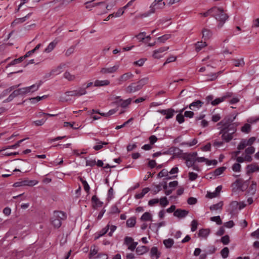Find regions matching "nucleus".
I'll return each mask as SVG.
<instances>
[{
  "label": "nucleus",
  "instance_id": "obj_62",
  "mask_svg": "<svg viewBox=\"0 0 259 259\" xmlns=\"http://www.w3.org/2000/svg\"><path fill=\"white\" fill-rule=\"evenodd\" d=\"M188 175L189 179L191 181L195 180L198 178V175L193 172H189Z\"/></svg>",
  "mask_w": 259,
  "mask_h": 259
},
{
  "label": "nucleus",
  "instance_id": "obj_12",
  "mask_svg": "<svg viewBox=\"0 0 259 259\" xmlns=\"http://www.w3.org/2000/svg\"><path fill=\"white\" fill-rule=\"evenodd\" d=\"M169 49L168 47H161L157 50L153 51V57L155 59H160L162 57V55L161 54L163 52L168 50Z\"/></svg>",
  "mask_w": 259,
  "mask_h": 259
},
{
  "label": "nucleus",
  "instance_id": "obj_58",
  "mask_svg": "<svg viewBox=\"0 0 259 259\" xmlns=\"http://www.w3.org/2000/svg\"><path fill=\"white\" fill-rule=\"evenodd\" d=\"M133 119H134V118L133 117H131L128 120H127L126 121L124 122L122 124H121L120 125H117L115 127V129L116 130H119V129H120V128L124 127L126 125L128 124L130 122H132L133 120Z\"/></svg>",
  "mask_w": 259,
  "mask_h": 259
},
{
  "label": "nucleus",
  "instance_id": "obj_3",
  "mask_svg": "<svg viewBox=\"0 0 259 259\" xmlns=\"http://www.w3.org/2000/svg\"><path fill=\"white\" fill-rule=\"evenodd\" d=\"M66 218V213L61 211H54L51 217V223L55 228H59L62 225V221Z\"/></svg>",
  "mask_w": 259,
  "mask_h": 259
},
{
  "label": "nucleus",
  "instance_id": "obj_38",
  "mask_svg": "<svg viewBox=\"0 0 259 259\" xmlns=\"http://www.w3.org/2000/svg\"><path fill=\"white\" fill-rule=\"evenodd\" d=\"M64 77L69 81H73L75 78V75L71 74L68 71H66L64 73Z\"/></svg>",
  "mask_w": 259,
  "mask_h": 259
},
{
  "label": "nucleus",
  "instance_id": "obj_5",
  "mask_svg": "<svg viewBox=\"0 0 259 259\" xmlns=\"http://www.w3.org/2000/svg\"><path fill=\"white\" fill-rule=\"evenodd\" d=\"M124 244L127 246L128 249L134 251L138 245V242H134L132 237L127 236L124 238Z\"/></svg>",
  "mask_w": 259,
  "mask_h": 259
},
{
  "label": "nucleus",
  "instance_id": "obj_18",
  "mask_svg": "<svg viewBox=\"0 0 259 259\" xmlns=\"http://www.w3.org/2000/svg\"><path fill=\"white\" fill-rule=\"evenodd\" d=\"M223 206V201H220L219 203L213 204L209 207V209L211 211H221L222 209Z\"/></svg>",
  "mask_w": 259,
  "mask_h": 259
},
{
  "label": "nucleus",
  "instance_id": "obj_61",
  "mask_svg": "<svg viewBox=\"0 0 259 259\" xmlns=\"http://www.w3.org/2000/svg\"><path fill=\"white\" fill-rule=\"evenodd\" d=\"M221 242L223 243L224 245H227L229 244L230 242V238L229 236L228 235H226L221 238Z\"/></svg>",
  "mask_w": 259,
  "mask_h": 259
},
{
  "label": "nucleus",
  "instance_id": "obj_1",
  "mask_svg": "<svg viewBox=\"0 0 259 259\" xmlns=\"http://www.w3.org/2000/svg\"><path fill=\"white\" fill-rule=\"evenodd\" d=\"M213 11L212 17L219 22L217 27L220 29L227 20L229 16L221 7H213Z\"/></svg>",
  "mask_w": 259,
  "mask_h": 259
},
{
  "label": "nucleus",
  "instance_id": "obj_37",
  "mask_svg": "<svg viewBox=\"0 0 259 259\" xmlns=\"http://www.w3.org/2000/svg\"><path fill=\"white\" fill-rule=\"evenodd\" d=\"M256 190V182L252 181L251 185L249 188V192L252 194L253 195L255 194Z\"/></svg>",
  "mask_w": 259,
  "mask_h": 259
},
{
  "label": "nucleus",
  "instance_id": "obj_8",
  "mask_svg": "<svg viewBox=\"0 0 259 259\" xmlns=\"http://www.w3.org/2000/svg\"><path fill=\"white\" fill-rule=\"evenodd\" d=\"M232 95H233L232 93H230V92L226 93L222 97L216 98L215 99L213 100L211 102V105H212L213 106L217 105L219 104H220V103H221L223 101H225L227 99L231 98L232 96Z\"/></svg>",
  "mask_w": 259,
  "mask_h": 259
},
{
  "label": "nucleus",
  "instance_id": "obj_59",
  "mask_svg": "<svg viewBox=\"0 0 259 259\" xmlns=\"http://www.w3.org/2000/svg\"><path fill=\"white\" fill-rule=\"evenodd\" d=\"M145 35L146 32H142L136 35L135 37L140 41H143L145 38Z\"/></svg>",
  "mask_w": 259,
  "mask_h": 259
},
{
  "label": "nucleus",
  "instance_id": "obj_23",
  "mask_svg": "<svg viewBox=\"0 0 259 259\" xmlns=\"http://www.w3.org/2000/svg\"><path fill=\"white\" fill-rule=\"evenodd\" d=\"M202 37L204 40L208 39L212 35L211 31L207 29L204 28L202 30Z\"/></svg>",
  "mask_w": 259,
  "mask_h": 259
},
{
  "label": "nucleus",
  "instance_id": "obj_63",
  "mask_svg": "<svg viewBox=\"0 0 259 259\" xmlns=\"http://www.w3.org/2000/svg\"><path fill=\"white\" fill-rule=\"evenodd\" d=\"M255 151V148L252 146H250L246 148L245 150L246 154L251 155L253 154Z\"/></svg>",
  "mask_w": 259,
  "mask_h": 259
},
{
  "label": "nucleus",
  "instance_id": "obj_29",
  "mask_svg": "<svg viewBox=\"0 0 259 259\" xmlns=\"http://www.w3.org/2000/svg\"><path fill=\"white\" fill-rule=\"evenodd\" d=\"M110 225L108 224L104 228L101 230L98 234L97 236L95 237V239H99L100 237L105 235L109 229Z\"/></svg>",
  "mask_w": 259,
  "mask_h": 259
},
{
  "label": "nucleus",
  "instance_id": "obj_47",
  "mask_svg": "<svg viewBox=\"0 0 259 259\" xmlns=\"http://www.w3.org/2000/svg\"><path fill=\"white\" fill-rule=\"evenodd\" d=\"M160 205L163 207H165L168 204V201L166 197H161L159 199Z\"/></svg>",
  "mask_w": 259,
  "mask_h": 259
},
{
  "label": "nucleus",
  "instance_id": "obj_21",
  "mask_svg": "<svg viewBox=\"0 0 259 259\" xmlns=\"http://www.w3.org/2000/svg\"><path fill=\"white\" fill-rule=\"evenodd\" d=\"M95 141H97V145L93 147V149L96 151L101 149L104 145H107L108 144L107 142H102L98 139H95Z\"/></svg>",
  "mask_w": 259,
  "mask_h": 259
},
{
  "label": "nucleus",
  "instance_id": "obj_35",
  "mask_svg": "<svg viewBox=\"0 0 259 259\" xmlns=\"http://www.w3.org/2000/svg\"><path fill=\"white\" fill-rule=\"evenodd\" d=\"M247 172H253L259 170V167L254 165H249L247 166Z\"/></svg>",
  "mask_w": 259,
  "mask_h": 259
},
{
  "label": "nucleus",
  "instance_id": "obj_20",
  "mask_svg": "<svg viewBox=\"0 0 259 259\" xmlns=\"http://www.w3.org/2000/svg\"><path fill=\"white\" fill-rule=\"evenodd\" d=\"M210 233V230L208 229H201L199 230L198 236L199 237L206 238Z\"/></svg>",
  "mask_w": 259,
  "mask_h": 259
},
{
  "label": "nucleus",
  "instance_id": "obj_24",
  "mask_svg": "<svg viewBox=\"0 0 259 259\" xmlns=\"http://www.w3.org/2000/svg\"><path fill=\"white\" fill-rule=\"evenodd\" d=\"M20 84H18V85H13V86H12V87L9 88L7 89L4 90L2 94L1 95V97H3L6 96L9 93H10L11 91H12L13 90L16 89L17 88H18L20 86Z\"/></svg>",
  "mask_w": 259,
  "mask_h": 259
},
{
  "label": "nucleus",
  "instance_id": "obj_57",
  "mask_svg": "<svg viewBox=\"0 0 259 259\" xmlns=\"http://www.w3.org/2000/svg\"><path fill=\"white\" fill-rule=\"evenodd\" d=\"M41 85V82L38 83L34 84L31 86H29L30 90L31 91V93H33L35 91H36L38 90L39 87Z\"/></svg>",
  "mask_w": 259,
  "mask_h": 259
},
{
  "label": "nucleus",
  "instance_id": "obj_52",
  "mask_svg": "<svg viewBox=\"0 0 259 259\" xmlns=\"http://www.w3.org/2000/svg\"><path fill=\"white\" fill-rule=\"evenodd\" d=\"M198 222L196 220H193L192 222H191V231L192 232H194L197 229V226H198Z\"/></svg>",
  "mask_w": 259,
  "mask_h": 259
},
{
  "label": "nucleus",
  "instance_id": "obj_39",
  "mask_svg": "<svg viewBox=\"0 0 259 259\" xmlns=\"http://www.w3.org/2000/svg\"><path fill=\"white\" fill-rule=\"evenodd\" d=\"M79 179L83 185V188H84L85 191L87 193H89V191H90V186H89L88 183H87V182L85 180H84L82 178H80Z\"/></svg>",
  "mask_w": 259,
  "mask_h": 259
},
{
  "label": "nucleus",
  "instance_id": "obj_51",
  "mask_svg": "<svg viewBox=\"0 0 259 259\" xmlns=\"http://www.w3.org/2000/svg\"><path fill=\"white\" fill-rule=\"evenodd\" d=\"M75 46H72L70 47H69L66 51L65 55L66 56H69L71 54H72L75 50Z\"/></svg>",
  "mask_w": 259,
  "mask_h": 259
},
{
  "label": "nucleus",
  "instance_id": "obj_48",
  "mask_svg": "<svg viewBox=\"0 0 259 259\" xmlns=\"http://www.w3.org/2000/svg\"><path fill=\"white\" fill-rule=\"evenodd\" d=\"M171 35L170 34H165L162 36L157 38V40L160 42H164L166 40L170 38Z\"/></svg>",
  "mask_w": 259,
  "mask_h": 259
},
{
  "label": "nucleus",
  "instance_id": "obj_15",
  "mask_svg": "<svg viewBox=\"0 0 259 259\" xmlns=\"http://www.w3.org/2000/svg\"><path fill=\"white\" fill-rule=\"evenodd\" d=\"M140 89L136 83H132L126 87L125 92L127 93H134Z\"/></svg>",
  "mask_w": 259,
  "mask_h": 259
},
{
  "label": "nucleus",
  "instance_id": "obj_6",
  "mask_svg": "<svg viewBox=\"0 0 259 259\" xmlns=\"http://www.w3.org/2000/svg\"><path fill=\"white\" fill-rule=\"evenodd\" d=\"M235 118L236 116L232 118L229 116L226 117L223 120L218 123L217 125H222L221 127L229 128L230 125L232 124H236L235 123H232Z\"/></svg>",
  "mask_w": 259,
  "mask_h": 259
},
{
  "label": "nucleus",
  "instance_id": "obj_14",
  "mask_svg": "<svg viewBox=\"0 0 259 259\" xmlns=\"http://www.w3.org/2000/svg\"><path fill=\"white\" fill-rule=\"evenodd\" d=\"M189 211L185 209H177L175 211L174 215L179 218H184L188 214Z\"/></svg>",
  "mask_w": 259,
  "mask_h": 259
},
{
  "label": "nucleus",
  "instance_id": "obj_33",
  "mask_svg": "<svg viewBox=\"0 0 259 259\" xmlns=\"http://www.w3.org/2000/svg\"><path fill=\"white\" fill-rule=\"evenodd\" d=\"M141 220L143 221H151L152 215L149 212H146L142 215Z\"/></svg>",
  "mask_w": 259,
  "mask_h": 259
},
{
  "label": "nucleus",
  "instance_id": "obj_44",
  "mask_svg": "<svg viewBox=\"0 0 259 259\" xmlns=\"http://www.w3.org/2000/svg\"><path fill=\"white\" fill-rule=\"evenodd\" d=\"M163 0H154V2L152 3L150 7V13H154L155 12V8L154 7L159 3L162 2Z\"/></svg>",
  "mask_w": 259,
  "mask_h": 259
},
{
  "label": "nucleus",
  "instance_id": "obj_60",
  "mask_svg": "<svg viewBox=\"0 0 259 259\" xmlns=\"http://www.w3.org/2000/svg\"><path fill=\"white\" fill-rule=\"evenodd\" d=\"M24 59H25L23 56H22L18 59H15L9 64V66L14 65L18 63L21 62Z\"/></svg>",
  "mask_w": 259,
  "mask_h": 259
},
{
  "label": "nucleus",
  "instance_id": "obj_40",
  "mask_svg": "<svg viewBox=\"0 0 259 259\" xmlns=\"http://www.w3.org/2000/svg\"><path fill=\"white\" fill-rule=\"evenodd\" d=\"M48 96L44 95L41 97L37 96L36 97L31 98L30 99V100L31 101V103H35L39 101H40L42 99H44L47 98Z\"/></svg>",
  "mask_w": 259,
  "mask_h": 259
},
{
  "label": "nucleus",
  "instance_id": "obj_26",
  "mask_svg": "<svg viewBox=\"0 0 259 259\" xmlns=\"http://www.w3.org/2000/svg\"><path fill=\"white\" fill-rule=\"evenodd\" d=\"M38 182L36 180H24L22 181V184L23 186H33L37 184H38Z\"/></svg>",
  "mask_w": 259,
  "mask_h": 259
},
{
  "label": "nucleus",
  "instance_id": "obj_53",
  "mask_svg": "<svg viewBox=\"0 0 259 259\" xmlns=\"http://www.w3.org/2000/svg\"><path fill=\"white\" fill-rule=\"evenodd\" d=\"M168 174V172L166 169H163L162 170H161L158 173L157 176L158 178H162V177H167Z\"/></svg>",
  "mask_w": 259,
  "mask_h": 259
},
{
  "label": "nucleus",
  "instance_id": "obj_17",
  "mask_svg": "<svg viewBox=\"0 0 259 259\" xmlns=\"http://www.w3.org/2000/svg\"><path fill=\"white\" fill-rule=\"evenodd\" d=\"M136 248V252L138 255H142L149 250V248L146 246H140Z\"/></svg>",
  "mask_w": 259,
  "mask_h": 259
},
{
  "label": "nucleus",
  "instance_id": "obj_54",
  "mask_svg": "<svg viewBox=\"0 0 259 259\" xmlns=\"http://www.w3.org/2000/svg\"><path fill=\"white\" fill-rule=\"evenodd\" d=\"M210 220L216 222L218 225H221L222 224V221L220 216L212 217L210 218Z\"/></svg>",
  "mask_w": 259,
  "mask_h": 259
},
{
  "label": "nucleus",
  "instance_id": "obj_32",
  "mask_svg": "<svg viewBox=\"0 0 259 259\" xmlns=\"http://www.w3.org/2000/svg\"><path fill=\"white\" fill-rule=\"evenodd\" d=\"M136 223V220L135 217L129 218L126 221V225L128 227H133Z\"/></svg>",
  "mask_w": 259,
  "mask_h": 259
},
{
  "label": "nucleus",
  "instance_id": "obj_34",
  "mask_svg": "<svg viewBox=\"0 0 259 259\" xmlns=\"http://www.w3.org/2000/svg\"><path fill=\"white\" fill-rule=\"evenodd\" d=\"M222 73L221 71H219L217 73H211L207 75V76L210 77V78H207L206 80L213 81L216 79L219 74Z\"/></svg>",
  "mask_w": 259,
  "mask_h": 259
},
{
  "label": "nucleus",
  "instance_id": "obj_13",
  "mask_svg": "<svg viewBox=\"0 0 259 259\" xmlns=\"http://www.w3.org/2000/svg\"><path fill=\"white\" fill-rule=\"evenodd\" d=\"M158 112L163 115H165L166 119H169L173 117L175 110L172 109H168L167 110H159Z\"/></svg>",
  "mask_w": 259,
  "mask_h": 259
},
{
  "label": "nucleus",
  "instance_id": "obj_46",
  "mask_svg": "<svg viewBox=\"0 0 259 259\" xmlns=\"http://www.w3.org/2000/svg\"><path fill=\"white\" fill-rule=\"evenodd\" d=\"M229 250L228 247H224L221 251V254L223 258H226L228 256Z\"/></svg>",
  "mask_w": 259,
  "mask_h": 259
},
{
  "label": "nucleus",
  "instance_id": "obj_4",
  "mask_svg": "<svg viewBox=\"0 0 259 259\" xmlns=\"http://www.w3.org/2000/svg\"><path fill=\"white\" fill-rule=\"evenodd\" d=\"M87 93V92L85 90V88H79L76 90L65 92L64 96L60 97V101L62 102H67L69 100V99L67 98L68 97H79L85 95Z\"/></svg>",
  "mask_w": 259,
  "mask_h": 259
},
{
  "label": "nucleus",
  "instance_id": "obj_30",
  "mask_svg": "<svg viewBox=\"0 0 259 259\" xmlns=\"http://www.w3.org/2000/svg\"><path fill=\"white\" fill-rule=\"evenodd\" d=\"M150 255L153 257L155 256L156 258L160 256V252H158L157 247H152L150 250Z\"/></svg>",
  "mask_w": 259,
  "mask_h": 259
},
{
  "label": "nucleus",
  "instance_id": "obj_49",
  "mask_svg": "<svg viewBox=\"0 0 259 259\" xmlns=\"http://www.w3.org/2000/svg\"><path fill=\"white\" fill-rule=\"evenodd\" d=\"M247 145L246 144V140L242 139L239 145H238L237 149L239 150L244 149Z\"/></svg>",
  "mask_w": 259,
  "mask_h": 259
},
{
  "label": "nucleus",
  "instance_id": "obj_56",
  "mask_svg": "<svg viewBox=\"0 0 259 259\" xmlns=\"http://www.w3.org/2000/svg\"><path fill=\"white\" fill-rule=\"evenodd\" d=\"M251 126L249 124H245L241 128V131L245 133H248L250 131Z\"/></svg>",
  "mask_w": 259,
  "mask_h": 259
},
{
  "label": "nucleus",
  "instance_id": "obj_45",
  "mask_svg": "<svg viewBox=\"0 0 259 259\" xmlns=\"http://www.w3.org/2000/svg\"><path fill=\"white\" fill-rule=\"evenodd\" d=\"M174 240L172 239H168L163 241V244L166 248H170L174 244Z\"/></svg>",
  "mask_w": 259,
  "mask_h": 259
},
{
  "label": "nucleus",
  "instance_id": "obj_2",
  "mask_svg": "<svg viewBox=\"0 0 259 259\" xmlns=\"http://www.w3.org/2000/svg\"><path fill=\"white\" fill-rule=\"evenodd\" d=\"M236 127L237 124H232L229 128L221 127L219 134L222 135V140L227 143L231 141L236 132Z\"/></svg>",
  "mask_w": 259,
  "mask_h": 259
},
{
  "label": "nucleus",
  "instance_id": "obj_41",
  "mask_svg": "<svg viewBox=\"0 0 259 259\" xmlns=\"http://www.w3.org/2000/svg\"><path fill=\"white\" fill-rule=\"evenodd\" d=\"M226 167H220L216 169L213 172V175L214 176H218L221 175L226 169Z\"/></svg>",
  "mask_w": 259,
  "mask_h": 259
},
{
  "label": "nucleus",
  "instance_id": "obj_27",
  "mask_svg": "<svg viewBox=\"0 0 259 259\" xmlns=\"http://www.w3.org/2000/svg\"><path fill=\"white\" fill-rule=\"evenodd\" d=\"M233 65L236 67H243L245 64L243 58L240 59H233Z\"/></svg>",
  "mask_w": 259,
  "mask_h": 259
},
{
  "label": "nucleus",
  "instance_id": "obj_19",
  "mask_svg": "<svg viewBox=\"0 0 259 259\" xmlns=\"http://www.w3.org/2000/svg\"><path fill=\"white\" fill-rule=\"evenodd\" d=\"M110 84V81L108 80H96L94 82V86L97 87L106 86Z\"/></svg>",
  "mask_w": 259,
  "mask_h": 259
},
{
  "label": "nucleus",
  "instance_id": "obj_42",
  "mask_svg": "<svg viewBox=\"0 0 259 259\" xmlns=\"http://www.w3.org/2000/svg\"><path fill=\"white\" fill-rule=\"evenodd\" d=\"M206 46V42L203 41L198 42L196 44V50L197 52L200 51L203 48Z\"/></svg>",
  "mask_w": 259,
  "mask_h": 259
},
{
  "label": "nucleus",
  "instance_id": "obj_7",
  "mask_svg": "<svg viewBox=\"0 0 259 259\" xmlns=\"http://www.w3.org/2000/svg\"><path fill=\"white\" fill-rule=\"evenodd\" d=\"M119 68V64H116L112 67H103L100 70V73L102 74H111L115 73L117 71Z\"/></svg>",
  "mask_w": 259,
  "mask_h": 259
},
{
  "label": "nucleus",
  "instance_id": "obj_22",
  "mask_svg": "<svg viewBox=\"0 0 259 259\" xmlns=\"http://www.w3.org/2000/svg\"><path fill=\"white\" fill-rule=\"evenodd\" d=\"M238 202L236 201H232L229 206L230 213H233L236 210L238 209Z\"/></svg>",
  "mask_w": 259,
  "mask_h": 259
},
{
  "label": "nucleus",
  "instance_id": "obj_55",
  "mask_svg": "<svg viewBox=\"0 0 259 259\" xmlns=\"http://www.w3.org/2000/svg\"><path fill=\"white\" fill-rule=\"evenodd\" d=\"M213 7L211 9H209L207 11L204 13H200V15L204 16V17H207L208 16H211L212 17V14H213Z\"/></svg>",
  "mask_w": 259,
  "mask_h": 259
},
{
  "label": "nucleus",
  "instance_id": "obj_31",
  "mask_svg": "<svg viewBox=\"0 0 259 259\" xmlns=\"http://www.w3.org/2000/svg\"><path fill=\"white\" fill-rule=\"evenodd\" d=\"M57 44V41H53L51 42H50L48 47L46 48V49L45 50V52L46 53H50L56 47V45Z\"/></svg>",
  "mask_w": 259,
  "mask_h": 259
},
{
  "label": "nucleus",
  "instance_id": "obj_10",
  "mask_svg": "<svg viewBox=\"0 0 259 259\" xmlns=\"http://www.w3.org/2000/svg\"><path fill=\"white\" fill-rule=\"evenodd\" d=\"M134 76V74L132 72H126L121 75L117 79L118 84H121L124 82L132 79Z\"/></svg>",
  "mask_w": 259,
  "mask_h": 259
},
{
  "label": "nucleus",
  "instance_id": "obj_36",
  "mask_svg": "<svg viewBox=\"0 0 259 259\" xmlns=\"http://www.w3.org/2000/svg\"><path fill=\"white\" fill-rule=\"evenodd\" d=\"M98 248L95 246H92L90 249V257L91 258L96 255L98 253Z\"/></svg>",
  "mask_w": 259,
  "mask_h": 259
},
{
  "label": "nucleus",
  "instance_id": "obj_9",
  "mask_svg": "<svg viewBox=\"0 0 259 259\" xmlns=\"http://www.w3.org/2000/svg\"><path fill=\"white\" fill-rule=\"evenodd\" d=\"M115 99V101L114 102L122 108H125L127 107L132 102V99L131 98L123 100L122 99H120V97L118 96L116 97Z\"/></svg>",
  "mask_w": 259,
  "mask_h": 259
},
{
  "label": "nucleus",
  "instance_id": "obj_50",
  "mask_svg": "<svg viewBox=\"0 0 259 259\" xmlns=\"http://www.w3.org/2000/svg\"><path fill=\"white\" fill-rule=\"evenodd\" d=\"M92 200L95 203L96 206H101L102 205V202L99 200L96 195H94L92 197Z\"/></svg>",
  "mask_w": 259,
  "mask_h": 259
},
{
  "label": "nucleus",
  "instance_id": "obj_25",
  "mask_svg": "<svg viewBox=\"0 0 259 259\" xmlns=\"http://www.w3.org/2000/svg\"><path fill=\"white\" fill-rule=\"evenodd\" d=\"M150 191V189L149 188H144L142 192L140 193L136 194L135 196V197L137 199H139L143 198L144 195L147 194Z\"/></svg>",
  "mask_w": 259,
  "mask_h": 259
},
{
  "label": "nucleus",
  "instance_id": "obj_11",
  "mask_svg": "<svg viewBox=\"0 0 259 259\" xmlns=\"http://www.w3.org/2000/svg\"><path fill=\"white\" fill-rule=\"evenodd\" d=\"M197 156V152H193L189 154L186 160V165L188 167H192L196 162V156Z\"/></svg>",
  "mask_w": 259,
  "mask_h": 259
},
{
  "label": "nucleus",
  "instance_id": "obj_28",
  "mask_svg": "<svg viewBox=\"0 0 259 259\" xmlns=\"http://www.w3.org/2000/svg\"><path fill=\"white\" fill-rule=\"evenodd\" d=\"M149 78L147 77H144L139 80L136 83L141 90L142 87L148 82Z\"/></svg>",
  "mask_w": 259,
  "mask_h": 259
},
{
  "label": "nucleus",
  "instance_id": "obj_43",
  "mask_svg": "<svg viewBox=\"0 0 259 259\" xmlns=\"http://www.w3.org/2000/svg\"><path fill=\"white\" fill-rule=\"evenodd\" d=\"M185 108H183L181 110V113L177 115L176 120L179 123H182L184 121V115L182 114V112L185 110Z\"/></svg>",
  "mask_w": 259,
  "mask_h": 259
},
{
  "label": "nucleus",
  "instance_id": "obj_64",
  "mask_svg": "<svg viewBox=\"0 0 259 259\" xmlns=\"http://www.w3.org/2000/svg\"><path fill=\"white\" fill-rule=\"evenodd\" d=\"M241 169V165L238 163H236L232 166V170L235 172L240 171Z\"/></svg>",
  "mask_w": 259,
  "mask_h": 259
},
{
  "label": "nucleus",
  "instance_id": "obj_16",
  "mask_svg": "<svg viewBox=\"0 0 259 259\" xmlns=\"http://www.w3.org/2000/svg\"><path fill=\"white\" fill-rule=\"evenodd\" d=\"M203 104V102L200 100H197L190 104L189 105V108L193 110H195V109H199L202 106Z\"/></svg>",
  "mask_w": 259,
  "mask_h": 259
}]
</instances>
